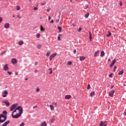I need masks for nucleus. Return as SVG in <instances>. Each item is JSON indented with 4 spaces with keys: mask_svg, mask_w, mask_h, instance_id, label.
<instances>
[{
    "mask_svg": "<svg viewBox=\"0 0 126 126\" xmlns=\"http://www.w3.org/2000/svg\"><path fill=\"white\" fill-rule=\"evenodd\" d=\"M23 108L21 106H18L16 109L12 112V117L13 119H17L22 115Z\"/></svg>",
    "mask_w": 126,
    "mask_h": 126,
    "instance_id": "nucleus-1",
    "label": "nucleus"
},
{
    "mask_svg": "<svg viewBox=\"0 0 126 126\" xmlns=\"http://www.w3.org/2000/svg\"><path fill=\"white\" fill-rule=\"evenodd\" d=\"M6 119H7V116L4 114L0 115V124L2 123H4L5 121H6Z\"/></svg>",
    "mask_w": 126,
    "mask_h": 126,
    "instance_id": "nucleus-2",
    "label": "nucleus"
},
{
    "mask_svg": "<svg viewBox=\"0 0 126 126\" xmlns=\"http://www.w3.org/2000/svg\"><path fill=\"white\" fill-rule=\"evenodd\" d=\"M17 107H18V103L13 104L10 108V111H12L14 110H15V109H16V108H17Z\"/></svg>",
    "mask_w": 126,
    "mask_h": 126,
    "instance_id": "nucleus-3",
    "label": "nucleus"
},
{
    "mask_svg": "<svg viewBox=\"0 0 126 126\" xmlns=\"http://www.w3.org/2000/svg\"><path fill=\"white\" fill-rule=\"evenodd\" d=\"M58 53H55L51 54L49 57V61H52L55 57H57Z\"/></svg>",
    "mask_w": 126,
    "mask_h": 126,
    "instance_id": "nucleus-4",
    "label": "nucleus"
},
{
    "mask_svg": "<svg viewBox=\"0 0 126 126\" xmlns=\"http://www.w3.org/2000/svg\"><path fill=\"white\" fill-rule=\"evenodd\" d=\"M8 95V92L6 91H4L2 93V96L3 98H6V97H7V95Z\"/></svg>",
    "mask_w": 126,
    "mask_h": 126,
    "instance_id": "nucleus-5",
    "label": "nucleus"
},
{
    "mask_svg": "<svg viewBox=\"0 0 126 126\" xmlns=\"http://www.w3.org/2000/svg\"><path fill=\"white\" fill-rule=\"evenodd\" d=\"M2 103H4V104H5L6 106H8L9 105H10V103L8 102V100H4L2 101Z\"/></svg>",
    "mask_w": 126,
    "mask_h": 126,
    "instance_id": "nucleus-6",
    "label": "nucleus"
},
{
    "mask_svg": "<svg viewBox=\"0 0 126 126\" xmlns=\"http://www.w3.org/2000/svg\"><path fill=\"white\" fill-rule=\"evenodd\" d=\"M11 63L13 64H16V63H17V59L15 58L12 59Z\"/></svg>",
    "mask_w": 126,
    "mask_h": 126,
    "instance_id": "nucleus-7",
    "label": "nucleus"
},
{
    "mask_svg": "<svg viewBox=\"0 0 126 126\" xmlns=\"http://www.w3.org/2000/svg\"><path fill=\"white\" fill-rule=\"evenodd\" d=\"M99 126H107V122L105 121L103 122V121H101Z\"/></svg>",
    "mask_w": 126,
    "mask_h": 126,
    "instance_id": "nucleus-8",
    "label": "nucleus"
},
{
    "mask_svg": "<svg viewBox=\"0 0 126 126\" xmlns=\"http://www.w3.org/2000/svg\"><path fill=\"white\" fill-rule=\"evenodd\" d=\"M116 62H117V60L116 59H114L112 61V63H111V64L110 65V67H113L114 64H115V63H116Z\"/></svg>",
    "mask_w": 126,
    "mask_h": 126,
    "instance_id": "nucleus-9",
    "label": "nucleus"
},
{
    "mask_svg": "<svg viewBox=\"0 0 126 126\" xmlns=\"http://www.w3.org/2000/svg\"><path fill=\"white\" fill-rule=\"evenodd\" d=\"M8 69L9 68L7 64H5L3 66V70L7 71V70H8Z\"/></svg>",
    "mask_w": 126,
    "mask_h": 126,
    "instance_id": "nucleus-10",
    "label": "nucleus"
},
{
    "mask_svg": "<svg viewBox=\"0 0 126 126\" xmlns=\"http://www.w3.org/2000/svg\"><path fill=\"white\" fill-rule=\"evenodd\" d=\"M115 93V90H112V91H111L110 93H109V96L110 97H113V95H114V94Z\"/></svg>",
    "mask_w": 126,
    "mask_h": 126,
    "instance_id": "nucleus-11",
    "label": "nucleus"
},
{
    "mask_svg": "<svg viewBox=\"0 0 126 126\" xmlns=\"http://www.w3.org/2000/svg\"><path fill=\"white\" fill-rule=\"evenodd\" d=\"M9 26H10L9 23H6L4 25V28H6L7 29L9 28Z\"/></svg>",
    "mask_w": 126,
    "mask_h": 126,
    "instance_id": "nucleus-12",
    "label": "nucleus"
},
{
    "mask_svg": "<svg viewBox=\"0 0 126 126\" xmlns=\"http://www.w3.org/2000/svg\"><path fill=\"white\" fill-rule=\"evenodd\" d=\"M9 123H10V121L8 120L7 121H6V122H5L2 126H7V125H8V124H9Z\"/></svg>",
    "mask_w": 126,
    "mask_h": 126,
    "instance_id": "nucleus-13",
    "label": "nucleus"
},
{
    "mask_svg": "<svg viewBox=\"0 0 126 126\" xmlns=\"http://www.w3.org/2000/svg\"><path fill=\"white\" fill-rule=\"evenodd\" d=\"M9 123H10V121L8 120L7 121H6V122H5L2 126H7V125H8V124H9Z\"/></svg>",
    "mask_w": 126,
    "mask_h": 126,
    "instance_id": "nucleus-14",
    "label": "nucleus"
},
{
    "mask_svg": "<svg viewBox=\"0 0 126 126\" xmlns=\"http://www.w3.org/2000/svg\"><path fill=\"white\" fill-rule=\"evenodd\" d=\"M99 50H97L96 52H95L94 53V56L96 58V57H97V56H99Z\"/></svg>",
    "mask_w": 126,
    "mask_h": 126,
    "instance_id": "nucleus-15",
    "label": "nucleus"
},
{
    "mask_svg": "<svg viewBox=\"0 0 126 126\" xmlns=\"http://www.w3.org/2000/svg\"><path fill=\"white\" fill-rule=\"evenodd\" d=\"M85 59H86V57H84V56H81L80 57V61H84V60H85Z\"/></svg>",
    "mask_w": 126,
    "mask_h": 126,
    "instance_id": "nucleus-16",
    "label": "nucleus"
},
{
    "mask_svg": "<svg viewBox=\"0 0 126 126\" xmlns=\"http://www.w3.org/2000/svg\"><path fill=\"white\" fill-rule=\"evenodd\" d=\"M71 98V95H66L65 96V98L67 99H70Z\"/></svg>",
    "mask_w": 126,
    "mask_h": 126,
    "instance_id": "nucleus-17",
    "label": "nucleus"
},
{
    "mask_svg": "<svg viewBox=\"0 0 126 126\" xmlns=\"http://www.w3.org/2000/svg\"><path fill=\"white\" fill-rule=\"evenodd\" d=\"M50 108L51 111H54L55 110V108L54 107L53 105L50 104Z\"/></svg>",
    "mask_w": 126,
    "mask_h": 126,
    "instance_id": "nucleus-18",
    "label": "nucleus"
},
{
    "mask_svg": "<svg viewBox=\"0 0 126 126\" xmlns=\"http://www.w3.org/2000/svg\"><path fill=\"white\" fill-rule=\"evenodd\" d=\"M40 31L42 32H45V28L43 27V26H40Z\"/></svg>",
    "mask_w": 126,
    "mask_h": 126,
    "instance_id": "nucleus-19",
    "label": "nucleus"
},
{
    "mask_svg": "<svg viewBox=\"0 0 126 126\" xmlns=\"http://www.w3.org/2000/svg\"><path fill=\"white\" fill-rule=\"evenodd\" d=\"M105 56V52L103 51H102L100 53V57H104Z\"/></svg>",
    "mask_w": 126,
    "mask_h": 126,
    "instance_id": "nucleus-20",
    "label": "nucleus"
},
{
    "mask_svg": "<svg viewBox=\"0 0 126 126\" xmlns=\"http://www.w3.org/2000/svg\"><path fill=\"white\" fill-rule=\"evenodd\" d=\"M23 44H24V42H23V41H20L18 42V44L19 45V46H22Z\"/></svg>",
    "mask_w": 126,
    "mask_h": 126,
    "instance_id": "nucleus-21",
    "label": "nucleus"
},
{
    "mask_svg": "<svg viewBox=\"0 0 126 126\" xmlns=\"http://www.w3.org/2000/svg\"><path fill=\"white\" fill-rule=\"evenodd\" d=\"M49 74H52V73H53V69L52 68H50L49 69Z\"/></svg>",
    "mask_w": 126,
    "mask_h": 126,
    "instance_id": "nucleus-22",
    "label": "nucleus"
},
{
    "mask_svg": "<svg viewBox=\"0 0 126 126\" xmlns=\"http://www.w3.org/2000/svg\"><path fill=\"white\" fill-rule=\"evenodd\" d=\"M124 73V70H122L121 71H120L118 75H122V74H123Z\"/></svg>",
    "mask_w": 126,
    "mask_h": 126,
    "instance_id": "nucleus-23",
    "label": "nucleus"
},
{
    "mask_svg": "<svg viewBox=\"0 0 126 126\" xmlns=\"http://www.w3.org/2000/svg\"><path fill=\"white\" fill-rule=\"evenodd\" d=\"M95 95V92H93L90 94V96L91 97H93V96H94Z\"/></svg>",
    "mask_w": 126,
    "mask_h": 126,
    "instance_id": "nucleus-24",
    "label": "nucleus"
},
{
    "mask_svg": "<svg viewBox=\"0 0 126 126\" xmlns=\"http://www.w3.org/2000/svg\"><path fill=\"white\" fill-rule=\"evenodd\" d=\"M49 122H50V123H54V122H55V118H51L50 120H49Z\"/></svg>",
    "mask_w": 126,
    "mask_h": 126,
    "instance_id": "nucleus-25",
    "label": "nucleus"
},
{
    "mask_svg": "<svg viewBox=\"0 0 126 126\" xmlns=\"http://www.w3.org/2000/svg\"><path fill=\"white\" fill-rule=\"evenodd\" d=\"M41 126H47V123L44 122L41 124Z\"/></svg>",
    "mask_w": 126,
    "mask_h": 126,
    "instance_id": "nucleus-26",
    "label": "nucleus"
},
{
    "mask_svg": "<svg viewBox=\"0 0 126 126\" xmlns=\"http://www.w3.org/2000/svg\"><path fill=\"white\" fill-rule=\"evenodd\" d=\"M108 33H109L108 34H107V37H110V36H111V35H112V33H111V32L110 31L108 32Z\"/></svg>",
    "mask_w": 126,
    "mask_h": 126,
    "instance_id": "nucleus-27",
    "label": "nucleus"
},
{
    "mask_svg": "<svg viewBox=\"0 0 126 126\" xmlns=\"http://www.w3.org/2000/svg\"><path fill=\"white\" fill-rule=\"evenodd\" d=\"M37 49H41V48H42V45H41V44L37 45Z\"/></svg>",
    "mask_w": 126,
    "mask_h": 126,
    "instance_id": "nucleus-28",
    "label": "nucleus"
},
{
    "mask_svg": "<svg viewBox=\"0 0 126 126\" xmlns=\"http://www.w3.org/2000/svg\"><path fill=\"white\" fill-rule=\"evenodd\" d=\"M89 16V13H88L85 15V17L86 18H88V17Z\"/></svg>",
    "mask_w": 126,
    "mask_h": 126,
    "instance_id": "nucleus-29",
    "label": "nucleus"
},
{
    "mask_svg": "<svg viewBox=\"0 0 126 126\" xmlns=\"http://www.w3.org/2000/svg\"><path fill=\"white\" fill-rule=\"evenodd\" d=\"M58 29L59 30V33H61V32H62V27H59Z\"/></svg>",
    "mask_w": 126,
    "mask_h": 126,
    "instance_id": "nucleus-30",
    "label": "nucleus"
},
{
    "mask_svg": "<svg viewBox=\"0 0 126 126\" xmlns=\"http://www.w3.org/2000/svg\"><path fill=\"white\" fill-rule=\"evenodd\" d=\"M85 9H87V8H89V5H88V4L85 5Z\"/></svg>",
    "mask_w": 126,
    "mask_h": 126,
    "instance_id": "nucleus-31",
    "label": "nucleus"
},
{
    "mask_svg": "<svg viewBox=\"0 0 126 126\" xmlns=\"http://www.w3.org/2000/svg\"><path fill=\"white\" fill-rule=\"evenodd\" d=\"M62 34H59L58 36V41H61V37H62Z\"/></svg>",
    "mask_w": 126,
    "mask_h": 126,
    "instance_id": "nucleus-32",
    "label": "nucleus"
},
{
    "mask_svg": "<svg viewBox=\"0 0 126 126\" xmlns=\"http://www.w3.org/2000/svg\"><path fill=\"white\" fill-rule=\"evenodd\" d=\"M16 10H20V6H17L16 7Z\"/></svg>",
    "mask_w": 126,
    "mask_h": 126,
    "instance_id": "nucleus-33",
    "label": "nucleus"
},
{
    "mask_svg": "<svg viewBox=\"0 0 126 126\" xmlns=\"http://www.w3.org/2000/svg\"><path fill=\"white\" fill-rule=\"evenodd\" d=\"M68 64H69V65H71V64H72V62H71V61H68Z\"/></svg>",
    "mask_w": 126,
    "mask_h": 126,
    "instance_id": "nucleus-34",
    "label": "nucleus"
},
{
    "mask_svg": "<svg viewBox=\"0 0 126 126\" xmlns=\"http://www.w3.org/2000/svg\"><path fill=\"white\" fill-rule=\"evenodd\" d=\"M3 114H4V115H5V116H6V114H7V111H3Z\"/></svg>",
    "mask_w": 126,
    "mask_h": 126,
    "instance_id": "nucleus-35",
    "label": "nucleus"
},
{
    "mask_svg": "<svg viewBox=\"0 0 126 126\" xmlns=\"http://www.w3.org/2000/svg\"><path fill=\"white\" fill-rule=\"evenodd\" d=\"M24 125H25V123H24V122H22V123L20 124V126H24Z\"/></svg>",
    "mask_w": 126,
    "mask_h": 126,
    "instance_id": "nucleus-36",
    "label": "nucleus"
},
{
    "mask_svg": "<svg viewBox=\"0 0 126 126\" xmlns=\"http://www.w3.org/2000/svg\"><path fill=\"white\" fill-rule=\"evenodd\" d=\"M91 88V87L90 86V85L89 84L87 87L88 90H89V89H90Z\"/></svg>",
    "mask_w": 126,
    "mask_h": 126,
    "instance_id": "nucleus-37",
    "label": "nucleus"
},
{
    "mask_svg": "<svg viewBox=\"0 0 126 126\" xmlns=\"http://www.w3.org/2000/svg\"><path fill=\"white\" fill-rule=\"evenodd\" d=\"M36 92H37V93L39 92H40V89L37 88L36 90Z\"/></svg>",
    "mask_w": 126,
    "mask_h": 126,
    "instance_id": "nucleus-38",
    "label": "nucleus"
},
{
    "mask_svg": "<svg viewBox=\"0 0 126 126\" xmlns=\"http://www.w3.org/2000/svg\"><path fill=\"white\" fill-rule=\"evenodd\" d=\"M40 36H41V34H37L36 35L37 38H39V37H40Z\"/></svg>",
    "mask_w": 126,
    "mask_h": 126,
    "instance_id": "nucleus-39",
    "label": "nucleus"
},
{
    "mask_svg": "<svg viewBox=\"0 0 126 126\" xmlns=\"http://www.w3.org/2000/svg\"><path fill=\"white\" fill-rule=\"evenodd\" d=\"M17 16L18 18H19V19H21V17L20 16V15H18Z\"/></svg>",
    "mask_w": 126,
    "mask_h": 126,
    "instance_id": "nucleus-40",
    "label": "nucleus"
},
{
    "mask_svg": "<svg viewBox=\"0 0 126 126\" xmlns=\"http://www.w3.org/2000/svg\"><path fill=\"white\" fill-rule=\"evenodd\" d=\"M81 30H82V28H79V30H78V32H80L81 31Z\"/></svg>",
    "mask_w": 126,
    "mask_h": 126,
    "instance_id": "nucleus-41",
    "label": "nucleus"
},
{
    "mask_svg": "<svg viewBox=\"0 0 126 126\" xmlns=\"http://www.w3.org/2000/svg\"><path fill=\"white\" fill-rule=\"evenodd\" d=\"M41 5H45L46 4V2H44L41 3Z\"/></svg>",
    "mask_w": 126,
    "mask_h": 126,
    "instance_id": "nucleus-42",
    "label": "nucleus"
},
{
    "mask_svg": "<svg viewBox=\"0 0 126 126\" xmlns=\"http://www.w3.org/2000/svg\"><path fill=\"white\" fill-rule=\"evenodd\" d=\"M112 76H113V73H111V74L109 75V77L112 78Z\"/></svg>",
    "mask_w": 126,
    "mask_h": 126,
    "instance_id": "nucleus-43",
    "label": "nucleus"
},
{
    "mask_svg": "<svg viewBox=\"0 0 126 126\" xmlns=\"http://www.w3.org/2000/svg\"><path fill=\"white\" fill-rule=\"evenodd\" d=\"M120 5H121V6H122V5H123V2H122V1H121L120 2Z\"/></svg>",
    "mask_w": 126,
    "mask_h": 126,
    "instance_id": "nucleus-44",
    "label": "nucleus"
},
{
    "mask_svg": "<svg viewBox=\"0 0 126 126\" xmlns=\"http://www.w3.org/2000/svg\"><path fill=\"white\" fill-rule=\"evenodd\" d=\"M2 21V18L0 17V23Z\"/></svg>",
    "mask_w": 126,
    "mask_h": 126,
    "instance_id": "nucleus-45",
    "label": "nucleus"
},
{
    "mask_svg": "<svg viewBox=\"0 0 126 126\" xmlns=\"http://www.w3.org/2000/svg\"><path fill=\"white\" fill-rule=\"evenodd\" d=\"M7 73H8V74H9V75H11L12 72H9V71H7Z\"/></svg>",
    "mask_w": 126,
    "mask_h": 126,
    "instance_id": "nucleus-46",
    "label": "nucleus"
},
{
    "mask_svg": "<svg viewBox=\"0 0 126 126\" xmlns=\"http://www.w3.org/2000/svg\"><path fill=\"white\" fill-rule=\"evenodd\" d=\"M90 40L91 41L92 40V35H90Z\"/></svg>",
    "mask_w": 126,
    "mask_h": 126,
    "instance_id": "nucleus-47",
    "label": "nucleus"
},
{
    "mask_svg": "<svg viewBox=\"0 0 126 126\" xmlns=\"http://www.w3.org/2000/svg\"><path fill=\"white\" fill-rule=\"evenodd\" d=\"M38 9V7H35L34 8V10H37Z\"/></svg>",
    "mask_w": 126,
    "mask_h": 126,
    "instance_id": "nucleus-48",
    "label": "nucleus"
},
{
    "mask_svg": "<svg viewBox=\"0 0 126 126\" xmlns=\"http://www.w3.org/2000/svg\"><path fill=\"white\" fill-rule=\"evenodd\" d=\"M73 53H74V54H76V49L73 50Z\"/></svg>",
    "mask_w": 126,
    "mask_h": 126,
    "instance_id": "nucleus-49",
    "label": "nucleus"
},
{
    "mask_svg": "<svg viewBox=\"0 0 126 126\" xmlns=\"http://www.w3.org/2000/svg\"><path fill=\"white\" fill-rule=\"evenodd\" d=\"M50 23H54V20H52L51 21H50Z\"/></svg>",
    "mask_w": 126,
    "mask_h": 126,
    "instance_id": "nucleus-50",
    "label": "nucleus"
},
{
    "mask_svg": "<svg viewBox=\"0 0 126 126\" xmlns=\"http://www.w3.org/2000/svg\"><path fill=\"white\" fill-rule=\"evenodd\" d=\"M53 105H55V106H57V105H58V104H57V102H54Z\"/></svg>",
    "mask_w": 126,
    "mask_h": 126,
    "instance_id": "nucleus-51",
    "label": "nucleus"
},
{
    "mask_svg": "<svg viewBox=\"0 0 126 126\" xmlns=\"http://www.w3.org/2000/svg\"><path fill=\"white\" fill-rule=\"evenodd\" d=\"M116 69H117V66H115L114 71H115V70H116Z\"/></svg>",
    "mask_w": 126,
    "mask_h": 126,
    "instance_id": "nucleus-52",
    "label": "nucleus"
},
{
    "mask_svg": "<svg viewBox=\"0 0 126 126\" xmlns=\"http://www.w3.org/2000/svg\"><path fill=\"white\" fill-rule=\"evenodd\" d=\"M15 74V75H18V72H16Z\"/></svg>",
    "mask_w": 126,
    "mask_h": 126,
    "instance_id": "nucleus-53",
    "label": "nucleus"
},
{
    "mask_svg": "<svg viewBox=\"0 0 126 126\" xmlns=\"http://www.w3.org/2000/svg\"><path fill=\"white\" fill-rule=\"evenodd\" d=\"M34 72H35V73H37V72H38V70H35Z\"/></svg>",
    "mask_w": 126,
    "mask_h": 126,
    "instance_id": "nucleus-54",
    "label": "nucleus"
},
{
    "mask_svg": "<svg viewBox=\"0 0 126 126\" xmlns=\"http://www.w3.org/2000/svg\"><path fill=\"white\" fill-rule=\"evenodd\" d=\"M35 65H37L38 64V63L37 62H35Z\"/></svg>",
    "mask_w": 126,
    "mask_h": 126,
    "instance_id": "nucleus-55",
    "label": "nucleus"
},
{
    "mask_svg": "<svg viewBox=\"0 0 126 126\" xmlns=\"http://www.w3.org/2000/svg\"><path fill=\"white\" fill-rule=\"evenodd\" d=\"M50 54H51V53H50V52H48V56H49V55H50Z\"/></svg>",
    "mask_w": 126,
    "mask_h": 126,
    "instance_id": "nucleus-56",
    "label": "nucleus"
},
{
    "mask_svg": "<svg viewBox=\"0 0 126 126\" xmlns=\"http://www.w3.org/2000/svg\"><path fill=\"white\" fill-rule=\"evenodd\" d=\"M33 109H35V108H37V106H33Z\"/></svg>",
    "mask_w": 126,
    "mask_h": 126,
    "instance_id": "nucleus-57",
    "label": "nucleus"
},
{
    "mask_svg": "<svg viewBox=\"0 0 126 126\" xmlns=\"http://www.w3.org/2000/svg\"><path fill=\"white\" fill-rule=\"evenodd\" d=\"M72 26H73L74 27H75V25H74V24H72Z\"/></svg>",
    "mask_w": 126,
    "mask_h": 126,
    "instance_id": "nucleus-58",
    "label": "nucleus"
},
{
    "mask_svg": "<svg viewBox=\"0 0 126 126\" xmlns=\"http://www.w3.org/2000/svg\"><path fill=\"white\" fill-rule=\"evenodd\" d=\"M113 88H114V86H111V89H113Z\"/></svg>",
    "mask_w": 126,
    "mask_h": 126,
    "instance_id": "nucleus-59",
    "label": "nucleus"
},
{
    "mask_svg": "<svg viewBox=\"0 0 126 126\" xmlns=\"http://www.w3.org/2000/svg\"><path fill=\"white\" fill-rule=\"evenodd\" d=\"M49 20H51V17H49Z\"/></svg>",
    "mask_w": 126,
    "mask_h": 126,
    "instance_id": "nucleus-60",
    "label": "nucleus"
},
{
    "mask_svg": "<svg viewBox=\"0 0 126 126\" xmlns=\"http://www.w3.org/2000/svg\"><path fill=\"white\" fill-rule=\"evenodd\" d=\"M108 62H110L111 61V59H108Z\"/></svg>",
    "mask_w": 126,
    "mask_h": 126,
    "instance_id": "nucleus-61",
    "label": "nucleus"
},
{
    "mask_svg": "<svg viewBox=\"0 0 126 126\" xmlns=\"http://www.w3.org/2000/svg\"><path fill=\"white\" fill-rule=\"evenodd\" d=\"M89 35H90V36L92 35H91V32H89Z\"/></svg>",
    "mask_w": 126,
    "mask_h": 126,
    "instance_id": "nucleus-62",
    "label": "nucleus"
},
{
    "mask_svg": "<svg viewBox=\"0 0 126 126\" xmlns=\"http://www.w3.org/2000/svg\"><path fill=\"white\" fill-rule=\"evenodd\" d=\"M59 20H56V22H59Z\"/></svg>",
    "mask_w": 126,
    "mask_h": 126,
    "instance_id": "nucleus-63",
    "label": "nucleus"
},
{
    "mask_svg": "<svg viewBox=\"0 0 126 126\" xmlns=\"http://www.w3.org/2000/svg\"><path fill=\"white\" fill-rule=\"evenodd\" d=\"M25 80H28V78H26V79H25Z\"/></svg>",
    "mask_w": 126,
    "mask_h": 126,
    "instance_id": "nucleus-64",
    "label": "nucleus"
}]
</instances>
